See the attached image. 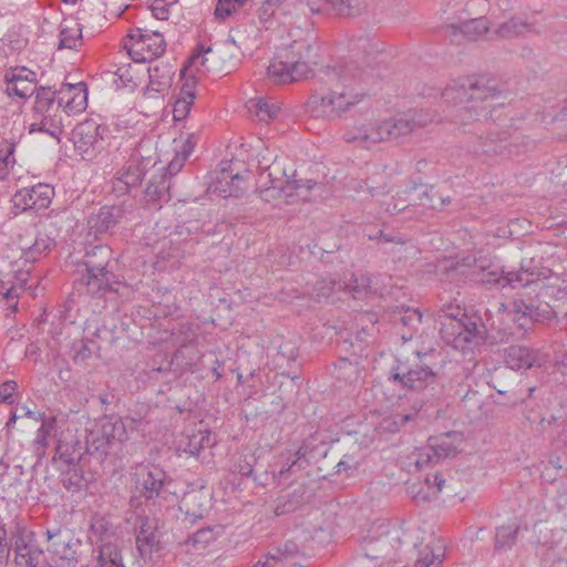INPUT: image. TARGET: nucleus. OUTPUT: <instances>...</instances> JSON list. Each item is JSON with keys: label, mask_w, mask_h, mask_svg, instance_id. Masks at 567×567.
<instances>
[{"label": "nucleus", "mask_w": 567, "mask_h": 567, "mask_svg": "<svg viewBox=\"0 0 567 567\" xmlns=\"http://www.w3.org/2000/svg\"><path fill=\"white\" fill-rule=\"evenodd\" d=\"M321 73L322 85L310 97L311 110L317 117L339 118L364 97L365 92L359 84L367 81L368 73L359 71L357 62L328 66Z\"/></svg>", "instance_id": "1"}, {"label": "nucleus", "mask_w": 567, "mask_h": 567, "mask_svg": "<svg viewBox=\"0 0 567 567\" xmlns=\"http://www.w3.org/2000/svg\"><path fill=\"white\" fill-rule=\"evenodd\" d=\"M443 97L452 103H466L458 110L457 120L462 125L477 123V131L484 130L487 109L493 110L502 103H494L501 99L502 92L498 90L497 82L492 79H462L453 85L447 86Z\"/></svg>", "instance_id": "2"}, {"label": "nucleus", "mask_w": 567, "mask_h": 567, "mask_svg": "<svg viewBox=\"0 0 567 567\" xmlns=\"http://www.w3.org/2000/svg\"><path fill=\"white\" fill-rule=\"evenodd\" d=\"M498 107L488 111L485 116L484 130L476 133L472 151L476 156L486 158H511L526 150L525 137L519 132L511 133L503 130L499 121Z\"/></svg>", "instance_id": "3"}, {"label": "nucleus", "mask_w": 567, "mask_h": 567, "mask_svg": "<svg viewBox=\"0 0 567 567\" xmlns=\"http://www.w3.org/2000/svg\"><path fill=\"white\" fill-rule=\"evenodd\" d=\"M440 333L443 341L462 352L473 351L483 343L486 327L480 317L467 316L460 307L442 309Z\"/></svg>", "instance_id": "4"}, {"label": "nucleus", "mask_w": 567, "mask_h": 567, "mask_svg": "<svg viewBox=\"0 0 567 567\" xmlns=\"http://www.w3.org/2000/svg\"><path fill=\"white\" fill-rule=\"evenodd\" d=\"M58 100V106L50 109L48 112H35L41 116L44 133L53 137H58L62 133V112L78 113L86 107V90L83 83L68 84L65 89H61Z\"/></svg>", "instance_id": "5"}, {"label": "nucleus", "mask_w": 567, "mask_h": 567, "mask_svg": "<svg viewBox=\"0 0 567 567\" xmlns=\"http://www.w3.org/2000/svg\"><path fill=\"white\" fill-rule=\"evenodd\" d=\"M471 279L481 284H494L501 288H524L538 281L539 274L522 266L517 271H505L498 267L486 265L485 260L475 261L471 270Z\"/></svg>", "instance_id": "6"}, {"label": "nucleus", "mask_w": 567, "mask_h": 567, "mask_svg": "<svg viewBox=\"0 0 567 567\" xmlns=\"http://www.w3.org/2000/svg\"><path fill=\"white\" fill-rule=\"evenodd\" d=\"M259 169L258 190L264 202L282 200L286 204L293 202L292 189H298L300 186L297 182L286 178L287 175L279 162L275 161L266 166L259 163Z\"/></svg>", "instance_id": "7"}, {"label": "nucleus", "mask_w": 567, "mask_h": 567, "mask_svg": "<svg viewBox=\"0 0 567 567\" xmlns=\"http://www.w3.org/2000/svg\"><path fill=\"white\" fill-rule=\"evenodd\" d=\"M95 426L96 430L89 434V442L95 452L109 454L128 440L123 419L117 415H103Z\"/></svg>", "instance_id": "8"}, {"label": "nucleus", "mask_w": 567, "mask_h": 567, "mask_svg": "<svg viewBox=\"0 0 567 567\" xmlns=\"http://www.w3.org/2000/svg\"><path fill=\"white\" fill-rule=\"evenodd\" d=\"M461 442L462 435L457 432H449L430 437L427 444L415 454L416 467L423 470L445 458L455 456L458 453Z\"/></svg>", "instance_id": "9"}, {"label": "nucleus", "mask_w": 567, "mask_h": 567, "mask_svg": "<svg viewBox=\"0 0 567 567\" xmlns=\"http://www.w3.org/2000/svg\"><path fill=\"white\" fill-rule=\"evenodd\" d=\"M141 147L140 145L134 150L127 165L113 179L112 192L117 197L126 195L132 188L140 186L148 167L154 165L152 157L142 155Z\"/></svg>", "instance_id": "10"}, {"label": "nucleus", "mask_w": 567, "mask_h": 567, "mask_svg": "<svg viewBox=\"0 0 567 567\" xmlns=\"http://www.w3.org/2000/svg\"><path fill=\"white\" fill-rule=\"evenodd\" d=\"M107 133L109 128L105 125L99 124L93 118L85 120L78 124L73 131L74 145L83 157L92 158L104 148Z\"/></svg>", "instance_id": "11"}, {"label": "nucleus", "mask_w": 567, "mask_h": 567, "mask_svg": "<svg viewBox=\"0 0 567 567\" xmlns=\"http://www.w3.org/2000/svg\"><path fill=\"white\" fill-rule=\"evenodd\" d=\"M388 380L395 386L420 392L436 384L437 374L429 367L421 365L414 369H406L405 367L396 365L390 370Z\"/></svg>", "instance_id": "12"}, {"label": "nucleus", "mask_w": 567, "mask_h": 567, "mask_svg": "<svg viewBox=\"0 0 567 567\" xmlns=\"http://www.w3.org/2000/svg\"><path fill=\"white\" fill-rule=\"evenodd\" d=\"M431 122V115L424 111H416L382 120L384 141L406 136L417 128L425 127Z\"/></svg>", "instance_id": "13"}, {"label": "nucleus", "mask_w": 567, "mask_h": 567, "mask_svg": "<svg viewBox=\"0 0 567 567\" xmlns=\"http://www.w3.org/2000/svg\"><path fill=\"white\" fill-rule=\"evenodd\" d=\"M54 194L53 187L48 184H37L18 190L13 197V207L20 212L34 210L40 213L49 207Z\"/></svg>", "instance_id": "14"}, {"label": "nucleus", "mask_w": 567, "mask_h": 567, "mask_svg": "<svg viewBox=\"0 0 567 567\" xmlns=\"http://www.w3.org/2000/svg\"><path fill=\"white\" fill-rule=\"evenodd\" d=\"M93 449L89 442H82L74 435H68L59 439L53 457L59 470L62 467L82 465L84 456Z\"/></svg>", "instance_id": "15"}, {"label": "nucleus", "mask_w": 567, "mask_h": 567, "mask_svg": "<svg viewBox=\"0 0 567 567\" xmlns=\"http://www.w3.org/2000/svg\"><path fill=\"white\" fill-rule=\"evenodd\" d=\"M385 279L389 278L383 275L361 274L357 276L352 272H344L341 278L342 290L352 293L354 299H361L368 293L383 295L386 290Z\"/></svg>", "instance_id": "16"}, {"label": "nucleus", "mask_w": 567, "mask_h": 567, "mask_svg": "<svg viewBox=\"0 0 567 567\" xmlns=\"http://www.w3.org/2000/svg\"><path fill=\"white\" fill-rule=\"evenodd\" d=\"M138 529L136 534V548L141 558L152 560L154 555L162 549L159 533L153 520L147 517L138 518Z\"/></svg>", "instance_id": "17"}, {"label": "nucleus", "mask_w": 567, "mask_h": 567, "mask_svg": "<svg viewBox=\"0 0 567 567\" xmlns=\"http://www.w3.org/2000/svg\"><path fill=\"white\" fill-rule=\"evenodd\" d=\"M171 483L172 480L163 470L153 467L145 473L138 474L136 489L146 499H155L168 492L167 488Z\"/></svg>", "instance_id": "18"}, {"label": "nucleus", "mask_w": 567, "mask_h": 567, "mask_svg": "<svg viewBox=\"0 0 567 567\" xmlns=\"http://www.w3.org/2000/svg\"><path fill=\"white\" fill-rule=\"evenodd\" d=\"M383 134L382 121H373L355 123L344 132L343 138L348 143L369 148L377 143L383 142Z\"/></svg>", "instance_id": "19"}, {"label": "nucleus", "mask_w": 567, "mask_h": 567, "mask_svg": "<svg viewBox=\"0 0 567 567\" xmlns=\"http://www.w3.org/2000/svg\"><path fill=\"white\" fill-rule=\"evenodd\" d=\"M75 282L86 288L91 296H103L106 291H117L115 286L120 285L115 280V275L111 270L85 271Z\"/></svg>", "instance_id": "20"}, {"label": "nucleus", "mask_w": 567, "mask_h": 567, "mask_svg": "<svg viewBox=\"0 0 567 567\" xmlns=\"http://www.w3.org/2000/svg\"><path fill=\"white\" fill-rule=\"evenodd\" d=\"M123 208L118 205L103 206L87 218L90 234L95 237L112 230L123 217Z\"/></svg>", "instance_id": "21"}, {"label": "nucleus", "mask_w": 567, "mask_h": 567, "mask_svg": "<svg viewBox=\"0 0 567 567\" xmlns=\"http://www.w3.org/2000/svg\"><path fill=\"white\" fill-rule=\"evenodd\" d=\"M506 365L515 371L528 370L540 365V359L536 351L524 346H511L504 350Z\"/></svg>", "instance_id": "22"}, {"label": "nucleus", "mask_w": 567, "mask_h": 567, "mask_svg": "<svg viewBox=\"0 0 567 567\" xmlns=\"http://www.w3.org/2000/svg\"><path fill=\"white\" fill-rule=\"evenodd\" d=\"M489 30L485 18H476L463 21L460 24H450L446 27V33L452 37V41L458 42V37H464L470 41H475Z\"/></svg>", "instance_id": "23"}, {"label": "nucleus", "mask_w": 567, "mask_h": 567, "mask_svg": "<svg viewBox=\"0 0 567 567\" xmlns=\"http://www.w3.org/2000/svg\"><path fill=\"white\" fill-rule=\"evenodd\" d=\"M310 45L306 42H295L291 53L293 56L289 59V70L291 73V82L307 79L311 73L308 62Z\"/></svg>", "instance_id": "24"}, {"label": "nucleus", "mask_w": 567, "mask_h": 567, "mask_svg": "<svg viewBox=\"0 0 567 567\" xmlns=\"http://www.w3.org/2000/svg\"><path fill=\"white\" fill-rule=\"evenodd\" d=\"M16 567H38L43 550L33 542L20 537L16 540Z\"/></svg>", "instance_id": "25"}, {"label": "nucleus", "mask_w": 567, "mask_h": 567, "mask_svg": "<svg viewBox=\"0 0 567 567\" xmlns=\"http://www.w3.org/2000/svg\"><path fill=\"white\" fill-rule=\"evenodd\" d=\"M195 84L194 78L185 79L173 107L175 121H182L188 115L196 97Z\"/></svg>", "instance_id": "26"}, {"label": "nucleus", "mask_w": 567, "mask_h": 567, "mask_svg": "<svg viewBox=\"0 0 567 567\" xmlns=\"http://www.w3.org/2000/svg\"><path fill=\"white\" fill-rule=\"evenodd\" d=\"M82 45V27L74 20H63L60 30L59 49L76 50Z\"/></svg>", "instance_id": "27"}, {"label": "nucleus", "mask_w": 567, "mask_h": 567, "mask_svg": "<svg viewBox=\"0 0 567 567\" xmlns=\"http://www.w3.org/2000/svg\"><path fill=\"white\" fill-rule=\"evenodd\" d=\"M514 311L517 313L524 311V315L529 316L534 322L549 320L553 316V310L548 303L533 300L527 302L524 299L514 301Z\"/></svg>", "instance_id": "28"}, {"label": "nucleus", "mask_w": 567, "mask_h": 567, "mask_svg": "<svg viewBox=\"0 0 567 567\" xmlns=\"http://www.w3.org/2000/svg\"><path fill=\"white\" fill-rule=\"evenodd\" d=\"M112 258V249L109 246H94L86 250L84 257L85 271L106 270Z\"/></svg>", "instance_id": "29"}, {"label": "nucleus", "mask_w": 567, "mask_h": 567, "mask_svg": "<svg viewBox=\"0 0 567 567\" xmlns=\"http://www.w3.org/2000/svg\"><path fill=\"white\" fill-rule=\"evenodd\" d=\"M247 107L259 121L268 122L278 115L280 103L274 99L256 97L248 101Z\"/></svg>", "instance_id": "30"}, {"label": "nucleus", "mask_w": 567, "mask_h": 567, "mask_svg": "<svg viewBox=\"0 0 567 567\" xmlns=\"http://www.w3.org/2000/svg\"><path fill=\"white\" fill-rule=\"evenodd\" d=\"M148 89L161 93L171 86L173 72L167 64L157 63L148 66Z\"/></svg>", "instance_id": "31"}, {"label": "nucleus", "mask_w": 567, "mask_h": 567, "mask_svg": "<svg viewBox=\"0 0 567 567\" xmlns=\"http://www.w3.org/2000/svg\"><path fill=\"white\" fill-rule=\"evenodd\" d=\"M7 81V93L11 95H16L20 99L30 97L37 90L35 83L31 81H25L21 75H16L12 72L6 73Z\"/></svg>", "instance_id": "32"}, {"label": "nucleus", "mask_w": 567, "mask_h": 567, "mask_svg": "<svg viewBox=\"0 0 567 567\" xmlns=\"http://www.w3.org/2000/svg\"><path fill=\"white\" fill-rule=\"evenodd\" d=\"M95 567H124L121 549L112 543L101 545Z\"/></svg>", "instance_id": "33"}, {"label": "nucleus", "mask_w": 567, "mask_h": 567, "mask_svg": "<svg viewBox=\"0 0 567 567\" xmlns=\"http://www.w3.org/2000/svg\"><path fill=\"white\" fill-rule=\"evenodd\" d=\"M363 0H330L329 14L339 17H357L364 12Z\"/></svg>", "instance_id": "34"}, {"label": "nucleus", "mask_w": 567, "mask_h": 567, "mask_svg": "<svg viewBox=\"0 0 567 567\" xmlns=\"http://www.w3.org/2000/svg\"><path fill=\"white\" fill-rule=\"evenodd\" d=\"M444 555L445 550L441 544H427L420 550L415 567H440Z\"/></svg>", "instance_id": "35"}, {"label": "nucleus", "mask_w": 567, "mask_h": 567, "mask_svg": "<svg viewBox=\"0 0 567 567\" xmlns=\"http://www.w3.org/2000/svg\"><path fill=\"white\" fill-rule=\"evenodd\" d=\"M171 184L166 174H155L148 181L145 194L148 200H168Z\"/></svg>", "instance_id": "36"}, {"label": "nucleus", "mask_w": 567, "mask_h": 567, "mask_svg": "<svg viewBox=\"0 0 567 567\" xmlns=\"http://www.w3.org/2000/svg\"><path fill=\"white\" fill-rule=\"evenodd\" d=\"M60 471L62 474L61 482L66 491L74 494L80 492L86 485V478L84 477L82 465L62 467Z\"/></svg>", "instance_id": "37"}, {"label": "nucleus", "mask_w": 567, "mask_h": 567, "mask_svg": "<svg viewBox=\"0 0 567 567\" xmlns=\"http://www.w3.org/2000/svg\"><path fill=\"white\" fill-rule=\"evenodd\" d=\"M518 532V525L498 527L495 535V549L497 551L511 549L516 544Z\"/></svg>", "instance_id": "38"}, {"label": "nucleus", "mask_w": 567, "mask_h": 567, "mask_svg": "<svg viewBox=\"0 0 567 567\" xmlns=\"http://www.w3.org/2000/svg\"><path fill=\"white\" fill-rule=\"evenodd\" d=\"M338 290H342L341 278L327 277L317 280L309 293L313 299L320 301L322 298H328L333 291Z\"/></svg>", "instance_id": "39"}, {"label": "nucleus", "mask_w": 567, "mask_h": 567, "mask_svg": "<svg viewBox=\"0 0 567 567\" xmlns=\"http://www.w3.org/2000/svg\"><path fill=\"white\" fill-rule=\"evenodd\" d=\"M529 30L530 24L518 18H512L508 21L501 24L495 30V34L501 39H512L522 35Z\"/></svg>", "instance_id": "40"}, {"label": "nucleus", "mask_w": 567, "mask_h": 567, "mask_svg": "<svg viewBox=\"0 0 567 567\" xmlns=\"http://www.w3.org/2000/svg\"><path fill=\"white\" fill-rule=\"evenodd\" d=\"M16 144L10 141L0 142V179H4L13 167Z\"/></svg>", "instance_id": "41"}, {"label": "nucleus", "mask_w": 567, "mask_h": 567, "mask_svg": "<svg viewBox=\"0 0 567 567\" xmlns=\"http://www.w3.org/2000/svg\"><path fill=\"white\" fill-rule=\"evenodd\" d=\"M268 76L275 83H290L291 73L289 70V59L287 61H274L267 69Z\"/></svg>", "instance_id": "42"}, {"label": "nucleus", "mask_w": 567, "mask_h": 567, "mask_svg": "<svg viewBox=\"0 0 567 567\" xmlns=\"http://www.w3.org/2000/svg\"><path fill=\"white\" fill-rule=\"evenodd\" d=\"M53 246V240L45 234H39L32 246L25 250V258L28 260H37L42 254L50 250Z\"/></svg>", "instance_id": "43"}, {"label": "nucleus", "mask_w": 567, "mask_h": 567, "mask_svg": "<svg viewBox=\"0 0 567 567\" xmlns=\"http://www.w3.org/2000/svg\"><path fill=\"white\" fill-rule=\"evenodd\" d=\"M210 445V434L208 432L198 431L187 439L184 452L195 456L205 447Z\"/></svg>", "instance_id": "44"}, {"label": "nucleus", "mask_w": 567, "mask_h": 567, "mask_svg": "<svg viewBox=\"0 0 567 567\" xmlns=\"http://www.w3.org/2000/svg\"><path fill=\"white\" fill-rule=\"evenodd\" d=\"M47 540L50 543L48 550L53 554L56 549H62L72 544V538L61 528L47 529Z\"/></svg>", "instance_id": "45"}, {"label": "nucleus", "mask_w": 567, "mask_h": 567, "mask_svg": "<svg viewBox=\"0 0 567 567\" xmlns=\"http://www.w3.org/2000/svg\"><path fill=\"white\" fill-rule=\"evenodd\" d=\"M365 185L371 196H378L389 190L388 176L384 171H378L369 176Z\"/></svg>", "instance_id": "46"}, {"label": "nucleus", "mask_w": 567, "mask_h": 567, "mask_svg": "<svg viewBox=\"0 0 567 567\" xmlns=\"http://www.w3.org/2000/svg\"><path fill=\"white\" fill-rule=\"evenodd\" d=\"M55 92L49 87H41L37 91L34 111L35 112H48L52 107H56Z\"/></svg>", "instance_id": "47"}, {"label": "nucleus", "mask_w": 567, "mask_h": 567, "mask_svg": "<svg viewBox=\"0 0 567 567\" xmlns=\"http://www.w3.org/2000/svg\"><path fill=\"white\" fill-rule=\"evenodd\" d=\"M198 495L196 493H189L184 496L182 499L181 508L185 509V514L190 520H195L197 518H203L206 512V508L199 504L198 508H194V505L197 503Z\"/></svg>", "instance_id": "48"}, {"label": "nucleus", "mask_w": 567, "mask_h": 567, "mask_svg": "<svg viewBox=\"0 0 567 567\" xmlns=\"http://www.w3.org/2000/svg\"><path fill=\"white\" fill-rule=\"evenodd\" d=\"M334 372L337 379H343L346 381L355 380L358 377L357 364L351 362L347 358H340L334 364Z\"/></svg>", "instance_id": "49"}, {"label": "nucleus", "mask_w": 567, "mask_h": 567, "mask_svg": "<svg viewBox=\"0 0 567 567\" xmlns=\"http://www.w3.org/2000/svg\"><path fill=\"white\" fill-rule=\"evenodd\" d=\"M424 483L427 486V492L420 494L419 496L423 501H430L432 497H436L437 494L442 491L443 485L445 484V480L441 474L436 473L433 476L427 475L424 480Z\"/></svg>", "instance_id": "50"}, {"label": "nucleus", "mask_w": 567, "mask_h": 567, "mask_svg": "<svg viewBox=\"0 0 567 567\" xmlns=\"http://www.w3.org/2000/svg\"><path fill=\"white\" fill-rule=\"evenodd\" d=\"M247 0H218L215 8L217 19L224 20L241 8Z\"/></svg>", "instance_id": "51"}, {"label": "nucleus", "mask_w": 567, "mask_h": 567, "mask_svg": "<svg viewBox=\"0 0 567 567\" xmlns=\"http://www.w3.org/2000/svg\"><path fill=\"white\" fill-rule=\"evenodd\" d=\"M230 185L231 188H221L220 196L223 197H237L243 192L245 186V177L239 173H233L230 169Z\"/></svg>", "instance_id": "52"}, {"label": "nucleus", "mask_w": 567, "mask_h": 567, "mask_svg": "<svg viewBox=\"0 0 567 567\" xmlns=\"http://www.w3.org/2000/svg\"><path fill=\"white\" fill-rule=\"evenodd\" d=\"M284 0H266L258 9V17L261 21H268L270 18L281 10Z\"/></svg>", "instance_id": "53"}, {"label": "nucleus", "mask_w": 567, "mask_h": 567, "mask_svg": "<svg viewBox=\"0 0 567 567\" xmlns=\"http://www.w3.org/2000/svg\"><path fill=\"white\" fill-rule=\"evenodd\" d=\"M272 553L280 563L296 557L299 553V548L295 542H287L282 546L274 549Z\"/></svg>", "instance_id": "54"}, {"label": "nucleus", "mask_w": 567, "mask_h": 567, "mask_svg": "<svg viewBox=\"0 0 567 567\" xmlns=\"http://www.w3.org/2000/svg\"><path fill=\"white\" fill-rule=\"evenodd\" d=\"M151 39L144 45L151 52V55L158 56L165 51V40L159 32H152Z\"/></svg>", "instance_id": "55"}, {"label": "nucleus", "mask_w": 567, "mask_h": 567, "mask_svg": "<svg viewBox=\"0 0 567 567\" xmlns=\"http://www.w3.org/2000/svg\"><path fill=\"white\" fill-rule=\"evenodd\" d=\"M189 540L194 545H199L202 547H205L206 545H208L215 540V533H214L213 528H210V527L200 528L189 537Z\"/></svg>", "instance_id": "56"}, {"label": "nucleus", "mask_w": 567, "mask_h": 567, "mask_svg": "<svg viewBox=\"0 0 567 567\" xmlns=\"http://www.w3.org/2000/svg\"><path fill=\"white\" fill-rule=\"evenodd\" d=\"M213 192L220 195L221 188H231L230 185V167L229 165L224 166L218 175L216 176L215 181L213 182Z\"/></svg>", "instance_id": "57"}, {"label": "nucleus", "mask_w": 567, "mask_h": 567, "mask_svg": "<svg viewBox=\"0 0 567 567\" xmlns=\"http://www.w3.org/2000/svg\"><path fill=\"white\" fill-rule=\"evenodd\" d=\"M305 468V466L300 463V457L296 458H287V463L281 466L279 472L275 474V478L278 480V483L281 482V480H287L288 474L291 472L300 471Z\"/></svg>", "instance_id": "58"}, {"label": "nucleus", "mask_w": 567, "mask_h": 567, "mask_svg": "<svg viewBox=\"0 0 567 567\" xmlns=\"http://www.w3.org/2000/svg\"><path fill=\"white\" fill-rule=\"evenodd\" d=\"M196 143H197V140H196L195 134H193V133L187 134L186 140L182 142L181 146H177L175 148V154L183 156V158L187 161V158L193 153Z\"/></svg>", "instance_id": "59"}, {"label": "nucleus", "mask_w": 567, "mask_h": 567, "mask_svg": "<svg viewBox=\"0 0 567 567\" xmlns=\"http://www.w3.org/2000/svg\"><path fill=\"white\" fill-rule=\"evenodd\" d=\"M400 321L403 326L415 329L421 324L422 315L416 309H406L401 316Z\"/></svg>", "instance_id": "60"}, {"label": "nucleus", "mask_w": 567, "mask_h": 567, "mask_svg": "<svg viewBox=\"0 0 567 567\" xmlns=\"http://www.w3.org/2000/svg\"><path fill=\"white\" fill-rule=\"evenodd\" d=\"M49 430L47 423H43L41 427L37 432V437L33 441L35 452L41 455L44 453L45 447L48 445L47 436H48Z\"/></svg>", "instance_id": "61"}, {"label": "nucleus", "mask_w": 567, "mask_h": 567, "mask_svg": "<svg viewBox=\"0 0 567 567\" xmlns=\"http://www.w3.org/2000/svg\"><path fill=\"white\" fill-rule=\"evenodd\" d=\"M305 6L311 13L329 14L330 0H305Z\"/></svg>", "instance_id": "62"}, {"label": "nucleus", "mask_w": 567, "mask_h": 567, "mask_svg": "<svg viewBox=\"0 0 567 567\" xmlns=\"http://www.w3.org/2000/svg\"><path fill=\"white\" fill-rule=\"evenodd\" d=\"M10 554V547L7 539V530L3 526H0V567L7 564V559Z\"/></svg>", "instance_id": "63"}, {"label": "nucleus", "mask_w": 567, "mask_h": 567, "mask_svg": "<svg viewBox=\"0 0 567 567\" xmlns=\"http://www.w3.org/2000/svg\"><path fill=\"white\" fill-rule=\"evenodd\" d=\"M414 415H416V412H414V413H395L394 415H392V417H391L392 421L388 425V427L392 431H398L406 422L411 421Z\"/></svg>", "instance_id": "64"}]
</instances>
